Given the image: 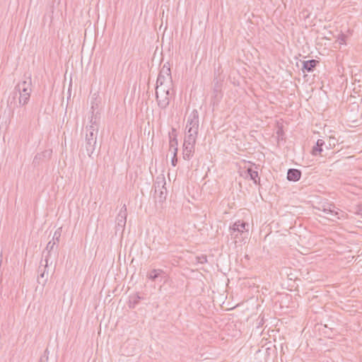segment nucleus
Here are the masks:
<instances>
[{"label":"nucleus","mask_w":362,"mask_h":362,"mask_svg":"<svg viewBox=\"0 0 362 362\" xmlns=\"http://www.w3.org/2000/svg\"><path fill=\"white\" fill-rule=\"evenodd\" d=\"M31 93V78L28 77V80L23 81L18 83L11 96L8 100V107L13 112L15 107H18L16 98H18V93H25L26 95H30Z\"/></svg>","instance_id":"1"},{"label":"nucleus","mask_w":362,"mask_h":362,"mask_svg":"<svg viewBox=\"0 0 362 362\" xmlns=\"http://www.w3.org/2000/svg\"><path fill=\"white\" fill-rule=\"evenodd\" d=\"M98 132V128L97 126H88L86 127L85 148L89 157H91L95 150Z\"/></svg>","instance_id":"2"},{"label":"nucleus","mask_w":362,"mask_h":362,"mask_svg":"<svg viewBox=\"0 0 362 362\" xmlns=\"http://www.w3.org/2000/svg\"><path fill=\"white\" fill-rule=\"evenodd\" d=\"M222 69L219 66L214 71V85H213V95L212 101L214 104L217 103L222 98V82L224 79V76H222Z\"/></svg>","instance_id":"3"},{"label":"nucleus","mask_w":362,"mask_h":362,"mask_svg":"<svg viewBox=\"0 0 362 362\" xmlns=\"http://www.w3.org/2000/svg\"><path fill=\"white\" fill-rule=\"evenodd\" d=\"M165 182L164 178L160 181L157 180L154 185V198L156 202L162 204L166 199L167 189L165 187Z\"/></svg>","instance_id":"4"},{"label":"nucleus","mask_w":362,"mask_h":362,"mask_svg":"<svg viewBox=\"0 0 362 362\" xmlns=\"http://www.w3.org/2000/svg\"><path fill=\"white\" fill-rule=\"evenodd\" d=\"M171 94V93H168V90L156 91V99L160 109L165 110L168 107L170 104Z\"/></svg>","instance_id":"5"},{"label":"nucleus","mask_w":362,"mask_h":362,"mask_svg":"<svg viewBox=\"0 0 362 362\" xmlns=\"http://www.w3.org/2000/svg\"><path fill=\"white\" fill-rule=\"evenodd\" d=\"M249 224L243 221H238L230 227V231L231 235L233 238H238V234H242L245 231H247L248 229L246 227H248Z\"/></svg>","instance_id":"6"},{"label":"nucleus","mask_w":362,"mask_h":362,"mask_svg":"<svg viewBox=\"0 0 362 362\" xmlns=\"http://www.w3.org/2000/svg\"><path fill=\"white\" fill-rule=\"evenodd\" d=\"M327 216V218L334 221L335 218L339 219V210L332 204H326L322 206V209L319 208Z\"/></svg>","instance_id":"7"},{"label":"nucleus","mask_w":362,"mask_h":362,"mask_svg":"<svg viewBox=\"0 0 362 362\" xmlns=\"http://www.w3.org/2000/svg\"><path fill=\"white\" fill-rule=\"evenodd\" d=\"M127 206L125 204L122 206L121 208L118 215L116 218L117 221V226L119 228L123 229L126 225L127 222Z\"/></svg>","instance_id":"8"},{"label":"nucleus","mask_w":362,"mask_h":362,"mask_svg":"<svg viewBox=\"0 0 362 362\" xmlns=\"http://www.w3.org/2000/svg\"><path fill=\"white\" fill-rule=\"evenodd\" d=\"M169 139L170 151H173V154H177L178 151V142L177 139V131L175 128H172L171 132H169Z\"/></svg>","instance_id":"9"},{"label":"nucleus","mask_w":362,"mask_h":362,"mask_svg":"<svg viewBox=\"0 0 362 362\" xmlns=\"http://www.w3.org/2000/svg\"><path fill=\"white\" fill-rule=\"evenodd\" d=\"M42 262H43V260L41 261V264L38 268L39 275L37 276V283L39 284L45 286L47 281V278L45 277V274L46 273L47 268L48 267V264L45 262V264H43Z\"/></svg>","instance_id":"10"},{"label":"nucleus","mask_w":362,"mask_h":362,"mask_svg":"<svg viewBox=\"0 0 362 362\" xmlns=\"http://www.w3.org/2000/svg\"><path fill=\"white\" fill-rule=\"evenodd\" d=\"M320 64V62L316 59H309L303 62L302 71L303 72H313L315 67Z\"/></svg>","instance_id":"11"},{"label":"nucleus","mask_w":362,"mask_h":362,"mask_svg":"<svg viewBox=\"0 0 362 362\" xmlns=\"http://www.w3.org/2000/svg\"><path fill=\"white\" fill-rule=\"evenodd\" d=\"M134 341L132 339H128L122 346L121 349L122 354L127 356H132L134 354L135 347H133Z\"/></svg>","instance_id":"12"},{"label":"nucleus","mask_w":362,"mask_h":362,"mask_svg":"<svg viewBox=\"0 0 362 362\" xmlns=\"http://www.w3.org/2000/svg\"><path fill=\"white\" fill-rule=\"evenodd\" d=\"M186 127L187 128L189 127L199 128V113L197 110H194L189 115Z\"/></svg>","instance_id":"13"},{"label":"nucleus","mask_w":362,"mask_h":362,"mask_svg":"<svg viewBox=\"0 0 362 362\" xmlns=\"http://www.w3.org/2000/svg\"><path fill=\"white\" fill-rule=\"evenodd\" d=\"M247 176L250 177V180L253 181L255 185L259 184L260 178L258 175L257 165H254L248 168L246 170Z\"/></svg>","instance_id":"14"},{"label":"nucleus","mask_w":362,"mask_h":362,"mask_svg":"<svg viewBox=\"0 0 362 362\" xmlns=\"http://www.w3.org/2000/svg\"><path fill=\"white\" fill-rule=\"evenodd\" d=\"M195 144H183V158L186 160H189L194 153Z\"/></svg>","instance_id":"15"},{"label":"nucleus","mask_w":362,"mask_h":362,"mask_svg":"<svg viewBox=\"0 0 362 362\" xmlns=\"http://www.w3.org/2000/svg\"><path fill=\"white\" fill-rule=\"evenodd\" d=\"M57 246L58 245H57L54 242H52L51 240L47 243L45 249L42 252V255H45V262L49 264L51 252L54 250V247H57Z\"/></svg>","instance_id":"16"},{"label":"nucleus","mask_w":362,"mask_h":362,"mask_svg":"<svg viewBox=\"0 0 362 362\" xmlns=\"http://www.w3.org/2000/svg\"><path fill=\"white\" fill-rule=\"evenodd\" d=\"M301 171L298 169L291 168L287 172V179L289 181L297 182L300 179Z\"/></svg>","instance_id":"17"},{"label":"nucleus","mask_w":362,"mask_h":362,"mask_svg":"<svg viewBox=\"0 0 362 362\" xmlns=\"http://www.w3.org/2000/svg\"><path fill=\"white\" fill-rule=\"evenodd\" d=\"M165 272L160 269H153L148 272L146 276L149 280L156 281Z\"/></svg>","instance_id":"18"},{"label":"nucleus","mask_w":362,"mask_h":362,"mask_svg":"<svg viewBox=\"0 0 362 362\" xmlns=\"http://www.w3.org/2000/svg\"><path fill=\"white\" fill-rule=\"evenodd\" d=\"M325 144V141L322 139H318L316 142V144L312 148V154L315 156H322L321 153L322 152V146Z\"/></svg>","instance_id":"19"},{"label":"nucleus","mask_w":362,"mask_h":362,"mask_svg":"<svg viewBox=\"0 0 362 362\" xmlns=\"http://www.w3.org/2000/svg\"><path fill=\"white\" fill-rule=\"evenodd\" d=\"M18 101L17 102L18 107L24 106L28 104L30 95H26L25 93H18Z\"/></svg>","instance_id":"20"},{"label":"nucleus","mask_w":362,"mask_h":362,"mask_svg":"<svg viewBox=\"0 0 362 362\" xmlns=\"http://www.w3.org/2000/svg\"><path fill=\"white\" fill-rule=\"evenodd\" d=\"M173 80L172 77L165 78L163 75H158L156 81V85H165V84H172Z\"/></svg>","instance_id":"21"},{"label":"nucleus","mask_w":362,"mask_h":362,"mask_svg":"<svg viewBox=\"0 0 362 362\" xmlns=\"http://www.w3.org/2000/svg\"><path fill=\"white\" fill-rule=\"evenodd\" d=\"M158 75H163V76H165L166 78H168V77H172L169 63L165 64L163 66V67L160 70Z\"/></svg>","instance_id":"22"},{"label":"nucleus","mask_w":362,"mask_h":362,"mask_svg":"<svg viewBox=\"0 0 362 362\" xmlns=\"http://www.w3.org/2000/svg\"><path fill=\"white\" fill-rule=\"evenodd\" d=\"M197 138V137L194 136V135H189V134H186L185 140H184V143L195 144Z\"/></svg>","instance_id":"23"},{"label":"nucleus","mask_w":362,"mask_h":362,"mask_svg":"<svg viewBox=\"0 0 362 362\" xmlns=\"http://www.w3.org/2000/svg\"><path fill=\"white\" fill-rule=\"evenodd\" d=\"M171 85L172 84H165V85H161V86L156 85V91L160 92L161 90H168V93H170Z\"/></svg>","instance_id":"24"},{"label":"nucleus","mask_w":362,"mask_h":362,"mask_svg":"<svg viewBox=\"0 0 362 362\" xmlns=\"http://www.w3.org/2000/svg\"><path fill=\"white\" fill-rule=\"evenodd\" d=\"M60 230H61V228H59L58 230H57L54 232L53 238H52V240H51L52 242H54L57 245H58V244L59 243V239H60V237H61V231H60Z\"/></svg>","instance_id":"25"},{"label":"nucleus","mask_w":362,"mask_h":362,"mask_svg":"<svg viewBox=\"0 0 362 362\" xmlns=\"http://www.w3.org/2000/svg\"><path fill=\"white\" fill-rule=\"evenodd\" d=\"M186 134L189 135H194V136L197 137L199 128L197 127H186Z\"/></svg>","instance_id":"26"},{"label":"nucleus","mask_w":362,"mask_h":362,"mask_svg":"<svg viewBox=\"0 0 362 362\" xmlns=\"http://www.w3.org/2000/svg\"><path fill=\"white\" fill-rule=\"evenodd\" d=\"M197 262L200 264H204L207 262V257L206 255H201L199 257H197Z\"/></svg>","instance_id":"27"},{"label":"nucleus","mask_w":362,"mask_h":362,"mask_svg":"<svg viewBox=\"0 0 362 362\" xmlns=\"http://www.w3.org/2000/svg\"><path fill=\"white\" fill-rule=\"evenodd\" d=\"M355 214L362 216V204H358L355 207Z\"/></svg>","instance_id":"28"},{"label":"nucleus","mask_w":362,"mask_h":362,"mask_svg":"<svg viewBox=\"0 0 362 362\" xmlns=\"http://www.w3.org/2000/svg\"><path fill=\"white\" fill-rule=\"evenodd\" d=\"M345 40H346V35L344 34H340L338 37V41H339V44L345 43Z\"/></svg>","instance_id":"29"},{"label":"nucleus","mask_w":362,"mask_h":362,"mask_svg":"<svg viewBox=\"0 0 362 362\" xmlns=\"http://www.w3.org/2000/svg\"><path fill=\"white\" fill-rule=\"evenodd\" d=\"M177 163V154H173V156L171 159V165L173 166V167H175Z\"/></svg>","instance_id":"30"},{"label":"nucleus","mask_w":362,"mask_h":362,"mask_svg":"<svg viewBox=\"0 0 362 362\" xmlns=\"http://www.w3.org/2000/svg\"><path fill=\"white\" fill-rule=\"evenodd\" d=\"M90 126H94V127L97 126L98 127V125L97 122H96V118H95L93 119V118L92 117V119H90Z\"/></svg>","instance_id":"31"},{"label":"nucleus","mask_w":362,"mask_h":362,"mask_svg":"<svg viewBox=\"0 0 362 362\" xmlns=\"http://www.w3.org/2000/svg\"><path fill=\"white\" fill-rule=\"evenodd\" d=\"M140 299H141V297H140L139 295H136V296H135L134 299V303H139V300H140Z\"/></svg>","instance_id":"32"},{"label":"nucleus","mask_w":362,"mask_h":362,"mask_svg":"<svg viewBox=\"0 0 362 362\" xmlns=\"http://www.w3.org/2000/svg\"><path fill=\"white\" fill-rule=\"evenodd\" d=\"M48 360V356H46V359L44 360L43 358H40L39 362H47Z\"/></svg>","instance_id":"33"},{"label":"nucleus","mask_w":362,"mask_h":362,"mask_svg":"<svg viewBox=\"0 0 362 362\" xmlns=\"http://www.w3.org/2000/svg\"><path fill=\"white\" fill-rule=\"evenodd\" d=\"M42 358H43V359H44V360H45V359H46L45 356H43V357H42Z\"/></svg>","instance_id":"34"}]
</instances>
